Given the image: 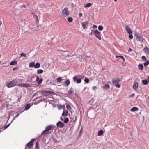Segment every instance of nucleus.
I'll use <instances>...</instances> for the list:
<instances>
[{"label": "nucleus", "mask_w": 149, "mask_h": 149, "mask_svg": "<svg viewBox=\"0 0 149 149\" xmlns=\"http://www.w3.org/2000/svg\"><path fill=\"white\" fill-rule=\"evenodd\" d=\"M57 128H62L64 126V123L61 121H58L56 124Z\"/></svg>", "instance_id": "1a4fd4ad"}, {"label": "nucleus", "mask_w": 149, "mask_h": 149, "mask_svg": "<svg viewBox=\"0 0 149 149\" xmlns=\"http://www.w3.org/2000/svg\"><path fill=\"white\" fill-rule=\"evenodd\" d=\"M62 107L63 110H65V106H63L62 107Z\"/></svg>", "instance_id": "0e129e2a"}, {"label": "nucleus", "mask_w": 149, "mask_h": 149, "mask_svg": "<svg viewBox=\"0 0 149 149\" xmlns=\"http://www.w3.org/2000/svg\"><path fill=\"white\" fill-rule=\"evenodd\" d=\"M20 55L21 56H23L24 57H25L26 56V54L24 53H22Z\"/></svg>", "instance_id": "37998d69"}, {"label": "nucleus", "mask_w": 149, "mask_h": 149, "mask_svg": "<svg viewBox=\"0 0 149 149\" xmlns=\"http://www.w3.org/2000/svg\"><path fill=\"white\" fill-rule=\"evenodd\" d=\"M49 131H43L42 132L41 134V136H42L43 135H45L46 134L49 133H50L51 132H49Z\"/></svg>", "instance_id": "5701e85b"}, {"label": "nucleus", "mask_w": 149, "mask_h": 149, "mask_svg": "<svg viewBox=\"0 0 149 149\" xmlns=\"http://www.w3.org/2000/svg\"><path fill=\"white\" fill-rule=\"evenodd\" d=\"M147 80L148 81V82H149V76H148V78H147Z\"/></svg>", "instance_id": "774afa93"}, {"label": "nucleus", "mask_w": 149, "mask_h": 149, "mask_svg": "<svg viewBox=\"0 0 149 149\" xmlns=\"http://www.w3.org/2000/svg\"><path fill=\"white\" fill-rule=\"evenodd\" d=\"M139 110V108L136 107H133L131 109V111L132 112H134Z\"/></svg>", "instance_id": "4468645a"}, {"label": "nucleus", "mask_w": 149, "mask_h": 149, "mask_svg": "<svg viewBox=\"0 0 149 149\" xmlns=\"http://www.w3.org/2000/svg\"><path fill=\"white\" fill-rule=\"evenodd\" d=\"M142 82L144 85H147L149 82L148 81L147 79L142 80Z\"/></svg>", "instance_id": "f3484780"}, {"label": "nucleus", "mask_w": 149, "mask_h": 149, "mask_svg": "<svg viewBox=\"0 0 149 149\" xmlns=\"http://www.w3.org/2000/svg\"><path fill=\"white\" fill-rule=\"evenodd\" d=\"M68 111L67 110H64L62 114L63 116H67L68 115Z\"/></svg>", "instance_id": "4be33fe9"}, {"label": "nucleus", "mask_w": 149, "mask_h": 149, "mask_svg": "<svg viewBox=\"0 0 149 149\" xmlns=\"http://www.w3.org/2000/svg\"><path fill=\"white\" fill-rule=\"evenodd\" d=\"M41 94L43 95L46 96L47 95H51L54 94V92L50 91L43 90L41 91Z\"/></svg>", "instance_id": "7ed1b4c3"}, {"label": "nucleus", "mask_w": 149, "mask_h": 149, "mask_svg": "<svg viewBox=\"0 0 149 149\" xmlns=\"http://www.w3.org/2000/svg\"><path fill=\"white\" fill-rule=\"evenodd\" d=\"M92 88L94 91H95L97 89V86H95L92 87Z\"/></svg>", "instance_id": "09e8293b"}, {"label": "nucleus", "mask_w": 149, "mask_h": 149, "mask_svg": "<svg viewBox=\"0 0 149 149\" xmlns=\"http://www.w3.org/2000/svg\"><path fill=\"white\" fill-rule=\"evenodd\" d=\"M18 68L17 67H15L13 68V71H14L16 70H17Z\"/></svg>", "instance_id": "864d4df0"}, {"label": "nucleus", "mask_w": 149, "mask_h": 149, "mask_svg": "<svg viewBox=\"0 0 149 149\" xmlns=\"http://www.w3.org/2000/svg\"><path fill=\"white\" fill-rule=\"evenodd\" d=\"M138 83L137 82H135L134 83L133 85V88L134 89H136L138 87Z\"/></svg>", "instance_id": "6ab92c4d"}, {"label": "nucleus", "mask_w": 149, "mask_h": 149, "mask_svg": "<svg viewBox=\"0 0 149 149\" xmlns=\"http://www.w3.org/2000/svg\"><path fill=\"white\" fill-rule=\"evenodd\" d=\"M10 123L8 124L7 125H6V126H5L4 127V128H3L2 129V130H4L5 129H6V128H7L10 125Z\"/></svg>", "instance_id": "79ce46f5"}, {"label": "nucleus", "mask_w": 149, "mask_h": 149, "mask_svg": "<svg viewBox=\"0 0 149 149\" xmlns=\"http://www.w3.org/2000/svg\"><path fill=\"white\" fill-rule=\"evenodd\" d=\"M22 7H26V6H25V5L24 4H23L22 5Z\"/></svg>", "instance_id": "680f3d73"}, {"label": "nucleus", "mask_w": 149, "mask_h": 149, "mask_svg": "<svg viewBox=\"0 0 149 149\" xmlns=\"http://www.w3.org/2000/svg\"><path fill=\"white\" fill-rule=\"evenodd\" d=\"M21 97V96H20L18 98V100H17V101H19V102H20V100Z\"/></svg>", "instance_id": "6e6d98bb"}, {"label": "nucleus", "mask_w": 149, "mask_h": 149, "mask_svg": "<svg viewBox=\"0 0 149 149\" xmlns=\"http://www.w3.org/2000/svg\"><path fill=\"white\" fill-rule=\"evenodd\" d=\"M17 81L16 79H13L11 81L6 83V86L8 88L13 87L16 85Z\"/></svg>", "instance_id": "f257e3e1"}, {"label": "nucleus", "mask_w": 149, "mask_h": 149, "mask_svg": "<svg viewBox=\"0 0 149 149\" xmlns=\"http://www.w3.org/2000/svg\"><path fill=\"white\" fill-rule=\"evenodd\" d=\"M87 88V87H85L84 89L83 90V91H84L86 89V88Z\"/></svg>", "instance_id": "69168bd1"}, {"label": "nucleus", "mask_w": 149, "mask_h": 149, "mask_svg": "<svg viewBox=\"0 0 149 149\" xmlns=\"http://www.w3.org/2000/svg\"><path fill=\"white\" fill-rule=\"evenodd\" d=\"M97 27V26L95 25H94L93 26V28H96Z\"/></svg>", "instance_id": "052dcab7"}, {"label": "nucleus", "mask_w": 149, "mask_h": 149, "mask_svg": "<svg viewBox=\"0 0 149 149\" xmlns=\"http://www.w3.org/2000/svg\"><path fill=\"white\" fill-rule=\"evenodd\" d=\"M17 63V62L16 61H11L10 63V64L11 65H13L16 64Z\"/></svg>", "instance_id": "a878e982"}, {"label": "nucleus", "mask_w": 149, "mask_h": 149, "mask_svg": "<svg viewBox=\"0 0 149 149\" xmlns=\"http://www.w3.org/2000/svg\"><path fill=\"white\" fill-rule=\"evenodd\" d=\"M40 66V64L39 63H37L34 65V67L35 68H39Z\"/></svg>", "instance_id": "b1692460"}, {"label": "nucleus", "mask_w": 149, "mask_h": 149, "mask_svg": "<svg viewBox=\"0 0 149 149\" xmlns=\"http://www.w3.org/2000/svg\"><path fill=\"white\" fill-rule=\"evenodd\" d=\"M136 39L138 41H139L142 43L143 42V38L141 36V34L139 33L136 31L134 33Z\"/></svg>", "instance_id": "20e7f679"}, {"label": "nucleus", "mask_w": 149, "mask_h": 149, "mask_svg": "<svg viewBox=\"0 0 149 149\" xmlns=\"http://www.w3.org/2000/svg\"><path fill=\"white\" fill-rule=\"evenodd\" d=\"M62 77H59L57 78L56 80H57V82H60L62 80Z\"/></svg>", "instance_id": "4c0bfd02"}, {"label": "nucleus", "mask_w": 149, "mask_h": 149, "mask_svg": "<svg viewBox=\"0 0 149 149\" xmlns=\"http://www.w3.org/2000/svg\"><path fill=\"white\" fill-rule=\"evenodd\" d=\"M17 86L26 88L30 87H31L30 85L29 84L27 83H22L19 84L17 85Z\"/></svg>", "instance_id": "6e6552de"}, {"label": "nucleus", "mask_w": 149, "mask_h": 149, "mask_svg": "<svg viewBox=\"0 0 149 149\" xmlns=\"http://www.w3.org/2000/svg\"><path fill=\"white\" fill-rule=\"evenodd\" d=\"M42 29V26L41 25H39L36 27L35 29L36 31H38Z\"/></svg>", "instance_id": "dca6fc26"}, {"label": "nucleus", "mask_w": 149, "mask_h": 149, "mask_svg": "<svg viewBox=\"0 0 149 149\" xmlns=\"http://www.w3.org/2000/svg\"><path fill=\"white\" fill-rule=\"evenodd\" d=\"M82 132L83 131H80L79 134V135H81L82 133Z\"/></svg>", "instance_id": "4d7b16f0"}, {"label": "nucleus", "mask_w": 149, "mask_h": 149, "mask_svg": "<svg viewBox=\"0 0 149 149\" xmlns=\"http://www.w3.org/2000/svg\"><path fill=\"white\" fill-rule=\"evenodd\" d=\"M132 49L131 48H130L128 50V51L129 52H132Z\"/></svg>", "instance_id": "bf43d9fd"}, {"label": "nucleus", "mask_w": 149, "mask_h": 149, "mask_svg": "<svg viewBox=\"0 0 149 149\" xmlns=\"http://www.w3.org/2000/svg\"><path fill=\"white\" fill-rule=\"evenodd\" d=\"M22 112V111H21L20 112V113H18L16 115H15L13 118V120H12V121L11 122H12L14 120V119L15 118H16L18 116H19V115L21 114Z\"/></svg>", "instance_id": "c85d7f7f"}, {"label": "nucleus", "mask_w": 149, "mask_h": 149, "mask_svg": "<svg viewBox=\"0 0 149 149\" xmlns=\"http://www.w3.org/2000/svg\"><path fill=\"white\" fill-rule=\"evenodd\" d=\"M35 148V149H39V142L38 141H37L36 143Z\"/></svg>", "instance_id": "bb28decb"}, {"label": "nucleus", "mask_w": 149, "mask_h": 149, "mask_svg": "<svg viewBox=\"0 0 149 149\" xmlns=\"http://www.w3.org/2000/svg\"><path fill=\"white\" fill-rule=\"evenodd\" d=\"M60 119L61 121H63V119L61 117H60Z\"/></svg>", "instance_id": "338daca9"}, {"label": "nucleus", "mask_w": 149, "mask_h": 149, "mask_svg": "<svg viewBox=\"0 0 149 149\" xmlns=\"http://www.w3.org/2000/svg\"><path fill=\"white\" fill-rule=\"evenodd\" d=\"M31 107L30 104V103L28 104L25 107L24 109L26 110H28Z\"/></svg>", "instance_id": "412c9836"}, {"label": "nucleus", "mask_w": 149, "mask_h": 149, "mask_svg": "<svg viewBox=\"0 0 149 149\" xmlns=\"http://www.w3.org/2000/svg\"><path fill=\"white\" fill-rule=\"evenodd\" d=\"M43 81V79L42 78H40L39 81H38V84H41L42 82Z\"/></svg>", "instance_id": "58836bf2"}, {"label": "nucleus", "mask_w": 149, "mask_h": 149, "mask_svg": "<svg viewBox=\"0 0 149 149\" xmlns=\"http://www.w3.org/2000/svg\"><path fill=\"white\" fill-rule=\"evenodd\" d=\"M104 133V131H99L98 133V136H101Z\"/></svg>", "instance_id": "2f4dec72"}, {"label": "nucleus", "mask_w": 149, "mask_h": 149, "mask_svg": "<svg viewBox=\"0 0 149 149\" xmlns=\"http://www.w3.org/2000/svg\"><path fill=\"white\" fill-rule=\"evenodd\" d=\"M93 33L92 32H91V33H89V35L90 36H92L93 35Z\"/></svg>", "instance_id": "13d9d810"}, {"label": "nucleus", "mask_w": 149, "mask_h": 149, "mask_svg": "<svg viewBox=\"0 0 149 149\" xmlns=\"http://www.w3.org/2000/svg\"><path fill=\"white\" fill-rule=\"evenodd\" d=\"M110 87V85L108 84H106L104 85L103 86V88L104 89H107L109 88Z\"/></svg>", "instance_id": "a211bd4d"}, {"label": "nucleus", "mask_w": 149, "mask_h": 149, "mask_svg": "<svg viewBox=\"0 0 149 149\" xmlns=\"http://www.w3.org/2000/svg\"><path fill=\"white\" fill-rule=\"evenodd\" d=\"M135 95V94L134 93H132V95H131V96L132 97H134Z\"/></svg>", "instance_id": "e2e57ef3"}, {"label": "nucleus", "mask_w": 149, "mask_h": 149, "mask_svg": "<svg viewBox=\"0 0 149 149\" xmlns=\"http://www.w3.org/2000/svg\"><path fill=\"white\" fill-rule=\"evenodd\" d=\"M129 37L130 39H132L133 38V35L132 34H129Z\"/></svg>", "instance_id": "49530a36"}, {"label": "nucleus", "mask_w": 149, "mask_h": 149, "mask_svg": "<svg viewBox=\"0 0 149 149\" xmlns=\"http://www.w3.org/2000/svg\"><path fill=\"white\" fill-rule=\"evenodd\" d=\"M44 100V99H40V100H38V101H37L36 102L37 103H40V102H42V101L43 100Z\"/></svg>", "instance_id": "a18cd8bd"}, {"label": "nucleus", "mask_w": 149, "mask_h": 149, "mask_svg": "<svg viewBox=\"0 0 149 149\" xmlns=\"http://www.w3.org/2000/svg\"><path fill=\"white\" fill-rule=\"evenodd\" d=\"M143 65L142 64H139L138 65V68L139 70H143Z\"/></svg>", "instance_id": "2eb2a0df"}, {"label": "nucleus", "mask_w": 149, "mask_h": 149, "mask_svg": "<svg viewBox=\"0 0 149 149\" xmlns=\"http://www.w3.org/2000/svg\"><path fill=\"white\" fill-rule=\"evenodd\" d=\"M68 21L69 22H71L73 21V19L71 17H69L67 18Z\"/></svg>", "instance_id": "393cba45"}, {"label": "nucleus", "mask_w": 149, "mask_h": 149, "mask_svg": "<svg viewBox=\"0 0 149 149\" xmlns=\"http://www.w3.org/2000/svg\"><path fill=\"white\" fill-rule=\"evenodd\" d=\"M69 122V119L68 118H65L64 120V122L65 123H68Z\"/></svg>", "instance_id": "e433bc0d"}, {"label": "nucleus", "mask_w": 149, "mask_h": 149, "mask_svg": "<svg viewBox=\"0 0 149 149\" xmlns=\"http://www.w3.org/2000/svg\"><path fill=\"white\" fill-rule=\"evenodd\" d=\"M143 50L145 53L149 54V48L147 47L146 46Z\"/></svg>", "instance_id": "ddd939ff"}, {"label": "nucleus", "mask_w": 149, "mask_h": 149, "mask_svg": "<svg viewBox=\"0 0 149 149\" xmlns=\"http://www.w3.org/2000/svg\"><path fill=\"white\" fill-rule=\"evenodd\" d=\"M84 81L85 83H88L89 82V80L88 78H85V79H84Z\"/></svg>", "instance_id": "a19ab883"}, {"label": "nucleus", "mask_w": 149, "mask_h": 149, "mask_svg": "<svg viewBox=\"0 0 149 149\" xmlns=\"http://www.w3.org/2000/svg\"><path fill=\"white\" fill-rule=\"evenodd\" d=\"M119 57L120 58L122 59H123V61L124 62L125 61V59L124 57L121 55L119 56Z\"/></svg>", "instance_id": "c03bdc74"}, {"label": "nucleus", "mask_w": 149, "mask_h": 149, "mask_svg": "<svg viewBox=\"0 0 149 149\" xmlns=\"http://www.w3.org/2000/svg\"><path fill=\"white\" fill-rule=\"evenodd\" d=\"M57 127L54 125H50L47 126L45 128L44 130H56Z\"/></svg>", "instance_id": "423d86ee"}, {"label": "nucleus", "mask_w": 149, "mask_h": 149, "mask_svg": "<svg viewBox=\"0 0 149 149\" xmlns=\"http://www.w3.org/2000/svg\"><path fill=\"white\" fill-rule=\"evenodd\" d=\"M65 84H66V86H68L70 84V82L69 79H67L65 82Z\"/></svg>", "instance_id": "c9c22d12"}, {"label": "nucleus", "mask_w": 149, "mask_h": 149, "mask_svg": "<svg viewBox=\"0 0 149 149\" xmlns=\"http://www.w3.org/2000/svg\"><path fill=\"white\" fill-rule=\"evenodd\" d=\"M96 37L98 38L99 40H101V34H96L95 35Z\"/></svg>", "instance_id": "cd10ccee"}, {"label": "nucleus", "mask_w": 149, "mask_h": 149, "mask_svg": "<svg viewBox=\"0 0 149 149\" xmlns=\"http://www.w3.org/2000/svg\"><path fill=\"white\" fill-rule=\"evenodd\" d=\"M82 15H83V14H82V13H79V17H82Z\"/></svg>", "instance_id": "5fc2aeb1"}, {"label": "nucleus", "mask_w": 149, "mask_h": 149, "mask_svg": "<svg viewBox=\"0 0 149 149\" xmlns=\"http://www.w3.org/2000/svg\"><path fill=\"white\" fill-rule=\"evenodd\" d=\"M72 92L73 93V89L71 87L70 90L68 91V94L70 95L72 94Z\"/></svg>", "instance_id": "aec40b11"}, {"label": "nucleus", "mask_w": 149, "mask_h": 149, "mask_svg": "<svg viewBox=\"0 0 149 149\" xmlns=\"http://www.w3.org/2000/svg\"><path fill=\"white\" fill-rule=\"evenodd\" d=\"M92 4L91 3H88L84 6L85 8L89 7L91 6Z\"/></svg>", "instance_id": "473e14b6"}, {"label": "nucleus", "mask_w": 149, "mask_h": 149, "mask_svg": "<svg viewBox=\"0 0 149 149\" xmlns=\"http://www.w3.org/2000/svg\"><path fill=\"white\" fill-rule=\"evenodd\" d=\"M98 29L100 31H102L103 29V27L102 25H99L98 27Z\"/></svg>", "instance_id": "ea45409f"}, {"label": "nucleus", "mask_w": 149, "mask_h": 149, "mask_svg": "<svg viewBox=\"0 0 149 149\" xmlns=\"http://www.w3.org/2000/svg\"><path fill=\"white\" fill-rule=\"evenodd\" d=\"M145 67L146 66L148 65V64H149V60H148L146 61V62H145L143 63Z\"/></svg>", "instance_id": "72a5a7b5"}, {"label": "nucleus", "mask_w": 149, "mask_h": 149, "mask_svg": "<svg viewBox=\"0 0 149 149\" xmlns=\"http://www.w3.org/2000/svg\"><path fill=\"white\" fill-rule=\"evenodd\" d=\"M125 29L127 33L129 34H132V30L127 25H126L125 26Z\"/></svg>", "instance_id": "f8f14e48"}, {"label": "nucleus", "mask_w": 149, "mask_h": 149, "mask_svg": "<svg viewBox=\"0 0 149 149\" xmlns=\"http://www.w3.org/2000/svg\"><path fill=\"white\" fill-rule=\"evenodd\" d=\"M34 139H32L30 142L28 143L27 146L29 148H30L33 145V143L34 141Z\"/></svg>", "instance_id": "9d476101"}, {"label": "nucleus", "mask_w": 149, "mask_h": 149, "mask_svg": "<svg viewBox=\"0 0 149 149\" xmlns=\"http://www.w3.org/2000/svg\"><path fill=\"white\" fill-rule=\"evenodd\" d=\"M88 23L89 21L88 20H86L85 22L81 23L82 26L84 29H85L87 28L88 26Z\"/></svg>", "instance_id": "0eeeda50"}, {"label": "nucleus", "mask_w": 149, "mask_h": 149, "mask_svg": "<svg viewBox=\"0 0 149 149\" xmlns=\"http://www.w3.org/2000/svg\"><path fill=\"white\" fill-rule=\"evenodd\" d=\"M66 108H67L68 109H71V107L70 105H66Z\"/></svg>", "instance_id": "8fccbe9b"}, {"label": "nucleus", "mask_w": 149, "mask_h": 149, "mask_svg": "<svg viewBox=\"0 0 149 149\" xmlns=\"http://www.w3.org/2000/svg\"><path fill=\"white\" fill-rule=\"evenodd\" d=\"M120 81L119 77H117L115 79H112V82L113 84L116 86V87L117 88H120L121 85L120 84H118V83Z\"/></svg>", "instance_id": "f03ea898"}, {"label": "nucleus", "mask_w": 149, "mask_h": 149, "mask_svg": "<svg viewBox=\"0 0 149 149\" xmlns=\"http://www.w3.org/2000/svg\"><path fill=\"white\" fill-rule=\"evenodd\" d=\"M68 8L67 7H65L64 9L62 11V14L63 16L64 17H67L69 15L70 12L68 10Z\"/></svg>", "instance_id": "39448f33"}, {"label": "nucleus", "mask_w": 149, "mask_h": 149, "mask_svg": "<svg viewBox=\"0 0 149 149\" xmlns=\"http://www.w3.org/2000/svg\"><path fill=\"white\" fill-rule=\"evenodd\" d=\"M35 19H36V22H39V20H38V17L36 15Z\"/></svg>", "instance_id": "3c124183"}, {"label": "nucleus", "mask_w": 149, "mask_h": 149, "mask_svg": "<svg viewBox=\"0 0 149 149\" xmlns=\"http://www.w3.org/2000/svg\"><path fill=\"white\" fill-rule=\"evenodd\" d=\"M43 72V70L42 69H38L37 71V73L38 74H42Z\"/></svg>", "instance_id": "c756f323"}, {"label": "nucleus", "mask_w": 149, "mask_h": 149, "mask_svg": "<svg viewBox=\"0 0 149 149\" xmlns=\"http://www.w3.org/2000/svg\"><path fill=\"white\" fill-rule=\"evenodd\" d=\"M73 79L74 81H77V83H81V79L80 78L77 79V77L75 76L73 77Z\"/></svg>", "instance_id": "9b49d317"}, {"label": "nucleus", "mask_w": 149, "mask_h": 149, "mask_svg": "<svg viewBox=\"0 0 149 149\" xmlns=\"http://www.w3.org/2000/svg\"><path fill=\"white\" fill-rule=\"evenodd\" d=\"M94 31V34L95 35H96V34H100V32L98 31L97 29H96L95 30H93Z\"/></svg>", "instance_id": "f704fd0d"}, {"label": "nucleus", "mask_w": 149, "mask_h": 149, "mask_svg": "<svg viewBox=\"0 0 149 149\" xmlns=\"http://www.w3.org/2000/svg\"><path fill=\"white\" fill-rule=\"evenodd\" d=\"M39 79H39V77L38 76L37 78H36V81H39Z\"/></svg>", "instance_id": "603ef678"}, {"label": "nucleus", "mask_w": 149, "mask_h": 149, "mask_svg": "<svg viewBox=\"0 0 149 149\" xmlns=\"http://www.w3.org/2000/svg\"><path fill=\"white\" fill-rule=\"evenodd\" d=\"M141 58L144 61H145L147 59L146 57L144 56H142Z\"/></svg>", "instance_id": "de8ad7c7"}, {"label": "nucleus", "mask_w": 149, "mask_h": 149, "mask_svg": "<svg viewBox=\"0 0 149 149\" xmlns=\"http://www.w3.org/2000/svg\"><path fill=\"white\" fill-rule=\"evenodd\" d=\"M35 65V63L34 62H31L29 64V67H34Z\"/></svg>", "instance_id": "7c9ffc66"}]
</instances>
